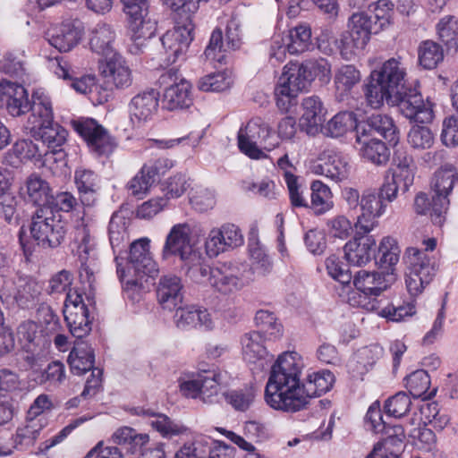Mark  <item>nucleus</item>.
<instances>
[{
    "instance_id": "obj_7",
    "label": "nucleus",
    "mask_w": 458,
    "mask_h": 458,
    "mask_svg": "<svg viewBox=\"0 0 458 458\" xmlns=\"http://www.w3.org/2000/svg\"><path fill=\"white\" fill-rule=\"evenodd\" d=\"M325 264L327 274L334 280L344 286H348L352 283L358 292L373 301H376L377 297L389 288L395 280L394 274L386 273V275H384L378 271L360 270L352 276L348 265L344 264L340 258L335 254L327 257Z\"/></svg>"
},
{
    "instance_id": "obj_42",
    "label": "nucleus",
    "mask_w": 458,
    "mask_h": 458,
    "mask_svg": "<svg viewBox=\"0 0 458 458\" xmlns=\"http://www.w3.org/2000/svg\"><path fill=\"white\" fill-rule=\"evenodd\" d=\"M356 142L360 145V152L364 158L373 164H386L390 157V150L386 144L377 138L362 137Z\"/></svg>"
},
{
    "instance_id": "obj_57",
    "label": "nucleus",
    "mask_w": 458,
    "mask_h": 458,
    "mask_svg": "<svg viewBox=\"0 0 458 458\" xmlns=\"http://www.w3.org/2000/svg\"><path fill=\"white\" fill-rule=\"evenodd\" d=\"M148 172L147 165H144L127 183L128 191L138 199H142L148 192L150 187L157 182Z\"/></svg>"
},
{
    "instance_id": "obj_37",
    "label": "nucleus",
    "mask_w": 458,
    "mask_h": 458,
    "mask_svg": "<svg viewBox=\"0 0 458 458\" xmlns=\"http://www.w3.org/2000/svg\"><path fill=\"white\" fill-rule=\"evenodd\" d=\"M284 52L297 55L310 50L311 47V30L310 26L300 24L288 30L282 38Z\"/></svg>"
},
{
    "instance_id": "obj_52",
    "label": "nucleus",
    "mask_w": 458,
    "mask_h": 458,
    "mask_svg": "<svg viewBox=\"0 0 458 458\" xmlns=\"http://www.w3.org/2000/svg\"><path fill=\"white\" fill-rule=\"evenodd\" d=\"M416 312L413 301H403L402 298H394L386 307L380 315L389 320L399 322L406 317H411Z\"/></svg>"
},
{
    "instance_id": "obj_48",
    "label": "nucleus",
    "mask_w": 458,
    "mask_h": 458,
    "mask_svg": "<svg viewBox=\"0 0 458 458\" xmlns=\"http://www.w3.org/2000/svg\"><path fill=\"white\" fill-rule=\"evenodd\" d=\"M134 411L136 415L157 416V420L151 422V426L159 432L163 437L171 438L174 436L182 434L186 430L183 426L175 423L165 414L149 412V410H145L140 407L135 408Z\"/></svg>"
},
{
    "instance_id": "obj_39",
    "label": "nucleus",
    "mask_w": 458,
    "mask_h": 458,
    "mask_svg": "<svg viewBox=\"0 0 458 458\" xmlns=\"http://www.w3.org/2000/svg\"><path fill=\"white\" fill-rule=\"evenodd\" d=\"M12 151L21 161H31L34 164L43 162L47 156V149L39 140L30 138L18 140L12 147Z\"/></svg>"
},
{
    "instance_id": "obj_19",
    "label": "nucleus",
    "mask_w": 458,
    "mask_h": 458,
    "mask_svg": "<svg viewBox=\"0 0 458 458\" xmlns=\"http://www.w3.org/2000/svg\"><path fill=\"white\" fill-rule=\"evenodd\" d=\"M121 3L127 16L128 30H136L143 37H153L157 22L148 17V0H125Z\"/></svg>"
},
{
    "instance_id": "obj_49",
    "label": "nucleus",
    "mask_w": 458,
    "mask_h": 458,
    "mask_svg": "<svg viewBox=\"0 0 458 458\" xmlns=\"http://www.w3.org/2000/svg\"><path fill=\"white\" fill-rule=\"evenodd\" d=\"M55 73L65 81H70V85L77 92L86 94L88 91L91 92L92 89H98L95 83L94 76H82L81 78H75L70 73L69 65L66 62L57 60V67Z\"/></svg>"
},
{
    "instance_id": "obj_23",
    "label": "nucleus",
    "mask_w": 458,
    "mask_h": 458,
    "mask_svg": "<svg viewBox=\"0 0 458 458\" xmlns=\"http://www.w3.org/2000/svg\"><path fill=\"white\" fill-rule=\"evenodd\" d=\"M239 269L232 263H220L213 267L211 286L218 293L227 295L242 287V280L238 276Z\"/></svg>"
},
{
    "instance_id": "obj_25",
    "label": "nucleus",
    "mask_w": 458,
    "mask_h": 458,
    "mask_svg": "<svg viewBox=\"0 0 458 458\" xmlns=\"http://www.w3.org/2000/svg\"><path fill=\"white\" fill-rule=\"evenodd\" d=\"M393 162L396 168L393 170L392 176H387L385 180L398 186L403 192H406L414 180L413 170L411 168L413 158L405 149L400 148L394 150Z\"/></svg>"
},
{
    "instance_id": "obj_47",
    "label": "nucleus",
    "mask_w": 458,
    "mask_h": 458,
    "mask_svg": "<svg viewBox=\"0 0 458 458\" xmlns=\"http://www.w3.org/2000/svg\"><path fill=\"white\" fill-rule=\"evenodd\" d=\"M242 355L245 360L250 363L265 357L267 351L263 345V335L260 331L246 333L241 339Z\"/></svg>"
},
{
    "instance_id": "obj_60",
    "label": "nucleus",
    "mask_w": 458,
    "mask_h": 458,
    "mask_svg": "<svg viewBox=\"0 0 458 458\" xmlns=\"http://www.w3.org/2000/svg\"><path fill=\"white\" fill-rule=\"evenodd\" d=\"M320 161L325 162L322 169L326 171L327 177L332 180L341 181L346 174V163L342 160V157L335 153L323 154Z\"/></svg>"
},
{
    "instance_id": "obj_15",
    "label": "nucleus",
    "mask_w": 458,
    "mask_h": 458,
    "mask_svg": "<svg viewBox=\"0 0 458 458\" xmlns=\"http://www.w3.org/2000/svg\"><path fill=\"white\" fill-rule=\"evenodd\" d=\"M382 137L389 146L395 147L399 142V131L394 120L383 114H373L356 124L357 140L362 137Z\"/></svg>"
},
{
    "instance_id": "obj_22",
    "label": "nucleus",
    "mask_w": 458,
    "mask_h": 458,
    "mask_svg": "<svg viewBox=\"0 0 458 458\" xmlns=\"http://www.w3.org/2000/svg\"><path fill=\"white\" fill-rule=\"evenodd\" d=\"M195 250L191 244L190 226L187 224H177L171 228L165 238L162 256L164 259L178 256L182 262Z\"/></svg>"
},
{
    "instance_id": "obj_8",
    "label": "nucleus",
    "mask_w": 458,
    "mask_h": 458,
    "mask_svg": "<svg viewBox=\"0 0 458 458\" xmlns=\"http://www.w3.org/2000/svg\"><path fill=\"white\" fill-rule=\"evenodd\" d=\"M424 250L408 247L403 255L407 264L408 273L405 276L406 288L411 296H417L430 284L438 270V263L433 255L428 251L434 250L437 246L435 238L423 242Z\"/></svg>"
},
{
    "instance_id": "obj_44",
    "label": "nucleus",
    "mask_w": 458,
    "mask_h": 458,
    "mask_svg": "<svg viewBox=\"0 0 458 458\" xmlns=\"http://www.w3.org/2000/svg\"><path fill=\"white\" fill-rule=\"evenodd\" d=\"M360 81V72L352 64L343 65L335 76L337 97L344 100L352 88Z\"/></svg>"
},
{
    "instance_id": "obj_45",
    "label": "nucleus",
    "mask_w": 458,
    "mask_h": 458,
    "mask_svg": "<svg viewBox=\"0 0 458 458\" xmlns=\"http://www.w3.org/2000/svg\"><path fill=\"white\" fill-rule=\"evenodd\" d=\"M310 208L316 216H320L329 211L334 204L331 200L332 193L330 188L321 181H314L310 186Z\"/></svg>"
},
{
    "instance_id": "obj_58",
    "label": "nucleus",
    "mask_w": 458,
    "mask_h": 458,
    "mask_svg": "<svg viewBox=\"0 0 458 458\" xmlns=\"http://www.w3.org/2000/svg\"><path fill=\"white\" fill-rule=\"evenodd\" d=\"M411 401L404 392H399L389 397L384 405V411L387 417L402 418L410 411Z\"/></svg>"
},
{
    "instance_id": "obj_10",
    "label": "nucleus",
    "mask_w": 458,
    "mask_h": 458,
    "mask_svg": "<svg viewBox=\"0 0 458 458\" xmlns=\"http://www.w3.org/2000/svg\"><path fill=\"white\" fill-rule=\"evenodd\" d=\"M349 22L350 30L342 34L339 46L341 55L346 60L352 59L357 50H362L372 34L380 32L374 29L375 21L367 11L353 13Z\"/></svg>"
},
{
    "instance_id": "obj_59",
    "label": "nucleus",
    "mask_w": 458,
    "mask_h": 458,
    "mask_svg": "<svg viewBox=\"0 0 458 458\" xmlns=\"http://www.w3.org/2000/svg\"><path fill=\"white\" fill-rule=\"evenodd\" d=\"M411 122L416 123L413 125L407 136L408 143L413 148L426 149L429 148L434 143V136L429 128L419 125L420 123L413 119H409Z\"/></svg>"
},
{
    "instance_id": "obj_3",
    "label": "nucleus",
    "mask_w": 458,
    "mask_h": 458,
    "mask_svg": "<svg viewBox=\"0 0 458 458\" xmlns=\"http://www.w3.org/2000/svg\"><path fill=\"white\" fill-rule=\"evenodd\" d=\"M149 242L148 238H140L130 244L126 269L119 262V256L114 258L124 298L133 302L140 300L142 293L150 290L158 274L157 263L149 252Z\"/></svg>"
},
{
    "instance_id": "obj_62",
    "label": "nucleus",
    "mask_w": 458,
    "mask_h": 458,
    "mask_svg": "<svg viewBox=\"0 0 458 458\" xmlns=\"http://www.w3.org/2000/svg\"><path fill=\"white\" fill-rule=\"evenodd\" d=\"M201 91L220 92L230 87V79L224 72H215L202 77L198 85Z\"/></svg>"
},
{
    "instance_id": "obj_64",
    "label": "nucleus",
    "mask_w": 458,
    "mask_h": 458,
    "mask_svg": "<svg viewBox=\"0 0 458 458\" xmlns=\"http://www.w3.org/2000/svg\"><path fill=\"white\" fill-rule=\"evenodd\" d=\"M164 4L172 11L176 13L181 19H183L182 23H192L191 16L194 14L198 6L194 0H164Z\"/></svg>"
},
{
    "instance_id": "obj_36",
    "label": "nucleus",
    "mask_w": 458,
    "mask_h": 458,
    "mask_svg": "<svg viewBox=\"0 0 458 458\" xmlns=\"http://www.w3.org/2000/svg\"><path fill=\"white\" fill-rule=\"evenodd\" d=\"M111 440L114 444L121 445L127 454H134L142 453L149 441V436L145 433H138L131 427H122L114 431Z\"/></svg>"
},
{
    "instance_id": "obj_6",
    "label": "nucleus",
    "mask_w": 458,
    "mask_h": 458,
    "mask_svg": "<svg viewBox=\"0 0 458 458\" xmlns=\"http://www.w3.org/2000/svg\"><path fill=\"white\" fill-rule=\"evenodd\" d=\"M29 230L31 240L28 238L24 226H21L18 233L19 243L26 260H30L36 245L42 249L53 250L63 244L68 225L61 215L52 213L51 209L38 208L30 216Z\"/></svg>"
},
{
    "instance_id": "obj_17",
    "label": "nucleus",
    "mask_w": 458,
    "mask_h": 458,
    "mask_svg": "<svg viewBox=\"0 0 458 458\" xmlns=\"http://www.w3.org/2000/svg\"><path fill=\"white\" fill-rule=\"evenodd\" d=\"M355 234L344 246V259L348 265L363 267L369 263L377 250L376 240L363 229L354 228Z\"/></svg>"
},
{
    "instance_id": "obj_43",
    "label": "nucleus",
    "mask_w": 458,
    "mask_h": 458,
    "mask_svg": "<svg viewBox=\"0 0 458 458\" xmlns=\"http://www.w3.org/2000/svg\"><path fill=\"white\" fill-rule=\"evenodd\" d=\"M439 40L448 52L458 51V18L454 15L442 17L436 25Z\"/></svg>"
},
{
    "instance_id": "obj_20",
    "label": "nucleus",
    "mask_w": 458,
    "mask_h": 458,
    "mask_svg": "<svg viewBox=\"0 0 458 458\" xmlns=\"http://www.w3.org/2000/svg\"><path fill=\"white\" fill-rule=\"evenodd\" d=\"M302 113L299 119V128L308 135L315 136L322 130L327 110L318 96L303 98Z\"/></svg>"
},
{
    "instance_id": "obj_21",
    "label": "nucleus",
    "mask_w": 458,
    "mask_h": 458,
    "mask_svg": "<svg viewBox=\"0 0 458 458\" xmlns=\"http://www.w3.org/2000/svg\"><path fill=\"white\" fill-rule=\"evenodd\" d=\"M74 183L82 207L96 206L101 191L100 176L93 170L80 167L74 172Z\"/></svg>"
},
{
    "instance_id": "obj_9",
    "label": "nucleus",
    "mask_w": 458,
    "mask_h": 458,
    "mask_svg": "<svg viewBox=\"0 0 458 458\" xmlns=\"http://www.w3.org/2000/svg\"><path fill=\"white\" fill-rule=\"evenodd\" d=\"M237 139L240 151L252 159L265 157L263 151L258 147V143L263 145L268 151L279 144L272 128L259 117L252 118L244 127H242L238 131Z\"/></svg>"
},
{
    "instance_id": "obj_33",
    "label": "nucleus",
    "mask_w": 458,
    "mask_h": 458,
    "mask_svg": "<svg viewBox=\"0 0 458 458\" xmlns=\"http://www.w3.org/2000/svg\"><path fill=\"white\" fill-rule=\"evenodd\" d=\"M115 37V31L110 24L98 23L90 33V49L106 60L112 55L118 54L114 47Z\"/></svg>"
},
{
    "instance_id": "obj_50",
    "label": "nucleus",
    "mask_w": 458,
    "mask_h": 458,
    "mask_svg": "<svg viewBox=\"0 0 458 458\" xmlns=\"http://www.w3.org/2000/svg\"><path fill=\"white\" fill-rule=\"evenodd\" d=\"M394 7L390 0H378L369 4L366 11L375 21V30L382 31L392 23Z\"/></svg>"
},
{
    "instance_id": "obj_41",
    "label": "nucleus",
    "mask_w": 458,
    "mask_h": 458,
    "mask_svg": "<svg viewBox=\"0 0 458 458\" xmlns=\"http://www.w3.org/2000/svg\"><path fill=\"white\" fill-rule=\"evenodd\" d=\"M358 123L359 121L353 112H339L326 125L322 124V130L319 132L326 137L339 138L344 136L349 130L354 129L356 131V124Z\"/></svg>"
},
{
    "instance_id": "obj_29",
    "label": "nucleus",
    "mask_w": 458,
    "mask_h": 458,
    "mask_svg": "<svg viewBox=\"0 0 458 458\" xmlns=\"http://www.w3.org/2000/svg\"><path fill=\"white\" fill-rule=\"evenodd\" d=\"M24 200L38 208H49L52 189L46 180L37 174H32L25 181Z\"/></svg>"
},
{
    "instance_id": "obj_11",
    "label": "nucleus",
    "mask_w": 458,
    "mask_h": 458,
    "mask_svg": "<svg viewBox=\"0 0 458 458\" xmlns=\"http://www.w3.org/2000/svg\"><path fill=\"white\" fill-rule=\"evenodd\" d=\"M73 130L84 140L89 151L97 157H108L116 148L108 131L93 118H79L71 123Z\"/></svg>"
},
{
    "instance_id": "obj_56",
    "label": "nucleus",
    "mask_w": 458,
    "mask_h": 458,
    "mask_svg": "<svg viewBox=\"0 0 458 458\" xmlns=\"http://www.w3.org/2000/svg\"><path fill=\"white\" fill-rule=\"evenodd\" d=\"M64 320L69 328L70 333L77 339H82L91 331V323L93 318H90V312L76 313L68 312Z\"/></svg>"
},
{
    "instance_id": "obj_28",
    "label": "nucleus",
    "mask_w": 458,
    "mask_h": 458,
    "mask_svg": "<svg viewBox=\"0 0 458 458\" xmlns=\"http://www.w3.org/2000/svg\"><path fill=\"white\" fill-rule=\"evenodd\" d=\"M67 361L73 375L81 376L96 368L95 351L90 344L82 339H77L69 353Z\"/></svg>"
},
{
    "instance_id": "obj_1",
    "label": "nucleus",
    "mask_w": 458,
    "mask_h": 458,
    "mask_svg": "<svg viewBox=\"0 0 458 458\" xmlns=\"http://www.w3.org/2000/svg\"><path fill=\"white\" fill-rule=\"evenodd\" d=\"M293 354L279 355L270 370L264 397L267 405L276 411L296 412L305 409L310 398L328 392L335 380L330 370L321 369L301 382V368Z\"/></svg>"
},
{
    "instance_id": "obj_53",
    "label": "nucleus",
    "mask_w": 458,
    "mask_h": 458,
    "mask_svg": "<svg viewBox=\"0 0 458 458\" xmlns=\"http://www.w3.org/2000/svg\"><path fill=\"white\" fill-rule=\"evenodd\" d=\"M30 102L27 89L21 84L13 82L10 93V101L6 106L7 112L12 116H20L26 114L31 108Z\"/></svg>"
},
{
    "instance_id": "obj_14",
    "label": "nucleus",
    "mask_w": 458,
    "mask_h": 458,
    "mask_svg": "<svg viewBox=\"0 0 458 458\" xmlns=\"http://www.w3.org/2000/svg\"><path fill=\"white\" fill-rule=\"evenodd\" d=\"M240 47L239 25L234 21H230L226 25L225 40L222 30L216 28L211 33L204 55L208 60L223 64L225 63V54L231 50H236Z\"/></svg>"
},
{
    "instance_id": "obj_5",
    "label": "nucleus",
    "mask_w": 458,
    "mask_h": 458,
    "mask_svg": "<svg viewBox=\"0 0 458 458\" xmlns=\"http://www.w3.org/2000/svg\"><path fill=\"white\" fill-rule=\"evenodd\" d=\"M398 191V186L386 180L378 189H365L361 194L353 188L344 189V199L357 215L354 228L370 233L377 226V219L385 214L387 205L396 199Z\"/></svg>"
},
{
    "instance_id": "obj_35",
    "label": "nucleus",
    "mask_w": 458,
    "mask_h": 458,
    "mask_svg": "<svg viewBox=\"0 0 458 458\" xmlns=\"http://www.w3.org/2000/svg\"><path fill=\"white\" fill-rule=\"evenodd\" d=\"M130 220L121 211L113 213L108 225V236L114 253H127L126 245L129 242L128 226Z\"/></svg>"
},
{
    "instance_id": "obj_31",
    "label": "nucleus",
    "mask_w": 458,
    "mask_h": 458,
    "mask_svg": "<svg viewBox=\"0 0 458 458\" xmlns=\"http://www.w3.org/2000/svg\"><path fill=\"white\" fill-rule=\"evenodd\" d=\"M174 310V319L177 327L182 330L197 327L205 330L212 328L213 322L207 310H200L195 306L182 308L179 305Z\"/></svg>"
},
{
    "instance_id": "obj_12",
    "label": "nucleus",
    "mask_w": 458,
    "mask_h": 458,
    "mask_svg": "<svg viewBox=\"0 0 458 458\" xmlns=\"http://www.w3.org/2000/svg\"><path fill=\"white\" fill-rule=\"evenodd\" d=\"M179 71L175 68H171L165 72L162 73L158 79L161 86H165L163 94V106L169 111L189 108L192 103L193 98L191 95V84L184 80H179Z\"/></svg>"
},
{
    "instance_id": "obj_38",
    "label": "nucleus",
    "mask_w": 458,
    "mask_h": 458,
    "mask_svg": "<svg viewBox=\"0 0 458 458\" xmlns=\"http://www.w3.org/2000/svg\"><path fill=\"white\" fill-rule=\"evenodd\" d=\"M181 270L195 283L211 280L213 267L206 263V259L199 250L190 253L181 265Z\"/></svg>"
},
{
    "instance_id": "obj_32",
    "label": "nucleus",
    "mask_w": 458,
    "mask_h": 458,
    "mask_svg": "<svg viewBox=\"0 0 458 458\" xmlns=\"http://www.w3.org/2000/svg\"><path fill=\"white\" fill-rule=\"evenodd\" d=\"M400 253L401 250L397 241L391 236H386L381 240L379 246L377 247L375 258L372 260L375 261L379 273L384 275H386V273L394 274Z\"/></svg>"
},
{
    "instance_id": "obj_26",
    "label": "nucleus",
    "mask_w": 458,
    "mask_h": 458,
    "mask_svg": "<svg viewBox=\"0 0 458 458\" xmlns=\"http://www.w3.org/2000/svg\"><path fill=\"white\" fill-rule=\"evenodd\" d=\"M449 207V199L436 197L430 199L428 194L420 192L414 199V209L418 215H428L434 225L442 226L445 221V214Z\"/></svg>"
},
{
    "instance_id": "obj_63",
    "label": "nucleus",
    "mask_w": 458,
    "mask_h": 458,
    "mask_svg": "<svg viewBox=\"0 0 458 458\" xmlns=\"http://www.w3.org/2000/svg\"><path fill=\"white\" fill-rule=\"evenodd\" d=\"M39 292L33 283H26L19 286L14 295L17 305L21 309H30L36 305Z\"/></svg>"
},
{
    "instance_id": "obj_54",
    "label": "nucleus",
    "mask_w": 458,
    "mask_h": 458,
    "mask_svg": "<svg viewBox=\"0 0 458 458\" xmlns=\"http://www.w3.org/2000/svg\"><path fill=\"white\" fill-rule=\"evenodd\" d=\"M458 181L457 173L452 169H441L435 173L431 187L436 197L446 198L452 191L454 183Z\"/></svg>"
},
{
    "instance_id": "obj_61",
    "label": "nucleus",
    "mask_w": 458,
    "mask_h": 458,
    "mask_svg": "<svg viewBox=\"0 0 458 458\" xmlns=\"http://www.w3.org/2000/svg\"><path fill=\"white\" fill-rule=\"evenodd\" d=\"M20 202L21 200L18 196L8 192L0 198V216L3 217L7 224H16L20 220V216L17 212Z\"/></svg>"
},
{
    "instance_id": "obj_18",
    "label": "nucleus",
    "mask_w": 458,
    "mask_h": 458,
    "mask_svg": "<svg viewBox=\"0 0 458 458\" xmlns=\"http://www.w3.org/2000/svg\"><path fill=\"white\" fill-rule=\"evenodd\" d=\"M159 92L148 88L137 93L128 105L130 119L133 124L141 126L153 119L159 106Z\"/></svg>"
},
{
    "instance_id": "obj_2",
    "label": "nucleus",
    "mask_w": 458,
    "mask_h": 458,
    "mask_svg": "<svg viewBox=\"0 0 458 458\" xmlns=\"http://www.w3.org/2000/svg\"><path fill=\"white\" fill-rule=\"evenodd\" d=\"M406 68L401 58H389L380 67L371 71L363 86L364 96L369 106L379 108L384 101L398 106L408 119L429 123L433 121V104L424 102L416 85L407 84Z\"/></svg>"
},
{
    "instance_id": "obj_46",
    "label": "nucleus",
    "mask_w": 458,
    "mask_h": 458,
    "mask_svg": "<svg viewBox=\"0 0 458 458\" xmlns=\"http://www.w3.org/2000/svg\"><path fill=\"white\" fill-rule=\"evenodd\" d=\"M444 60L443 47L435 41H422L418 47V61L425 70H432Z\"/></svg>"
},
{
    "instance_id": "obj_30",
    "label": "nucleus",
    "mask_w": 458,
    "mask_h": 458,
    "mask_svg": "<svg viewBox=\"0 0 458 458\" xmlns=\"http://www.w3.org/2000/svg\"><path fill=\"white\" fill-rule=\"evenodd\" d=\"M18 341L26 352H40L49 341L43 335L39 326L31 320L23 321L17 329Z\"/></svg>"
},
{
    "instance_id": "obj_4",
    "label": "nucleus",
    "mask_w": 458,
    "mask_h": 458,
    "mask_svg": "<svg viewBox=\"0 0 458 458\" xmlns=\"http://www.w3.org/2000/svg\"><path fill=\"white\" fill-rule=\"evenodd\" d=\"M329 76L330 65L326 59L289 62L275 89L277 107L282 112H288L297 104L299 92L307 89L316 78L324 82L329 80Z\"/></svg>"
},
{
    "instance_id": "obj_51",
    "label": "nucleus",
    "mask_w": 458,
    "mask_h": 458,
    "mask_svg": "<svg viewBox=\"0 0 458 458\" xmlns=\"http://www.w3.org/2000/svg\"><path fill=\"white\" fill-rule=\"evenodd\" d=\"M30 106L34 121L54 118L51 99L43 89H37L32 92Z\"/></svg>"
},
{
    "instance_id": "obj_13",
    "label": "nucleus",
    "mask_w": 458,
    "mask_h": 458,
    "mask_svg": "<svg viewBox=\"0 0 458 458\" xmlns=\"http://www.w3.org/2000/svg\"><path fill=\"white\" fill-rule=\"evenodd\" d=\"M29 134L35 140H39L47 149V154L55 156V161H61L66 157L63 146L67 140L68 131L53 119L31 122Z\"/></svg>"
},
{
    "instance_id": "obj_16",
    "label": "nucleus",
    "mask_w": 458,
    "mask_h": 458,
    "mask_svg": "<svg viewBox=\"0 0 458 458\" xmlns=\"http://www.w3.org/2000/svg\"><path fill=\"white\" fill-rule=\"evenodd\" d=\"M193 23L177 21L173 30H167L161 37L160 40L165 51V60L168 64H174L181 57H183L193 40Z\"/></svg>"
},
{
    "instance_id": "obj_34",
    "label": "nucleus",
    "mask_w": 458,
    "mask_h": 458,
    "mask_svg": "<svg viewBox=\"0 0 458 458\" xmlns=\"http://www.w3.org/2000/svg\"><path fill=\"white\" fill-rule=\"evenodd\" d=\"M81 30L72 22H63L49 32L48 42L59 52L72 50L81 40Z\"/></svg>"
},
{
    "instance_id": "obj_40",
    "label": "nucleus",
    "mask_w": 458,
    "mask_h": 458,
    "mask_svg": "<svg viewBox=\"0 0 458 458\" xmlns=\"http://www.w3.org/2000/svg\"><path fill=\"white\" fill-rule=\"evenodd\" d=\"M405 387L413 398L431 399L437 388L430 390V376L425 369H417L404 377Z\"/></svg>"
},
{
    "instance_id": "obj_27",
    "label": "nucleus",
    "mask_w": 458,
    "mask_h": 458,
    "mask_svg": "<svg viewBox=\"0 0 458 458\" xmlns=\"http://www.w3.org/2000/svg\"><path fill=\"white\" fill-rule=\"evenodd\" d=\"M181 278L174 275H165L160 277L157 287V298L163 309L174 310L182 303Z\"/></svg>"
},
{
    "instance_id": "obj_55",
    "label": "nucleus",
    "mask_w": 458,
    "mask_h": 458,
    "mask_svg": "<svg viewBox=\"0 0 458 458\" xmlns=\"http://www.w3.org/2000/svg\"><path fill=\"white\" fill-rule=\"evenodd\" d=\"M49 208L52 210V213L60 215L59 212L72 213L85 208L82 207L81 200H78L72 192L59 191L55 195L52 193Z\"/></svg>"
},
{
    "instance_id": "obj_24",
    "label": "nucleus",
    "mask_w": 458,
    "mask_h": 458,
    "mask_svg": "<svg viewBox=\"0 0 458 458\" xmlns=\"http://www.w3.org/2000/svg\"><path fill=\"white\" fill-rule=\"evenodd\" d=\"M102 75L111 81L117 89H124L132 82L131 71L125 59L118 53L100 63Z\"/></svg>"
}]
</instances>
